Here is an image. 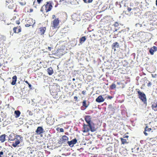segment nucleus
<instances>
[{
	"instance_id": "obj_5",
	"label": "nucleus",
	"mask_w": 157,
	"mask_h": 157,
	"mask_svg": "<svg viewBox=\"0 0 157 157\" xmlns=\"http://www.w3.org/2000/svg\"><path fill=\"white\" fill-rule=\"evenodd\" d=\"M157 51V47L154 46L152 48L149 49V52L150 53L151 55H153L154 54V52Z\"/></svg>"
},
{
	"instance_id": "obj_13",
	"label": "nucleus",
	"mask_w": 157,
	"mask_h": 157,
	"mask_svg": "<svg viewBox=\"0 0 157 157\" xmlns=\"http://www.w3.org/2000/svg\"><path fill=\"white\" fill-rule=\"evenodd\" d=\"M17 79V76L16 75H14L12 78V81L11 83L12 85H14L15 84Z\"/></svg>"
},
{
	"instance_id": "obj_27",
	"label": "nucleus",
	"mask_w": 157,
	"mask_h": 157,
	"mask_svg": "<svg viewBox=\"0 0 157 157\" xmlns=\"http://www.w3.org/2000/svg\"><path fill=\"white\" fill-rule=\"evenodd\" d=\"M116 5L117 6V5H119V8H121V5L120 4V3L117 2H116Z\"/></svg>"
},
{
	"instance_id": "obj_49",
	"label": "nucleus",
	"mask_w": 157,
	"mask_h": 157,
	"mask_svg": "<svg viewBox=\"0 0 157 157\" xmlns=\"http://www.w3.org/2000/svg\"><path fill=\"white\" fill-rule=\"evenodd\" d=\"M33 11V9H30V12H32Z\"/></svg>"
},
{
	"instance_id": "obj_52",
	"label": "nucleus",
	"mask_w": 157,
	"mask_h": 157,
	"mask_svg": "<svg viewBox=\"0 0 157 157\" xmlns=\"http://www.w3.org/2000/svg\"><path fill=\"white\" fill-rule=\"evenodd\" d=\"M117 29H116L114 31V32H115L116 31H117Z\"/></svg>"
},
{
	"instance_id": "obj_56",
	"label": "nucleus",
	"mask_w": 157,
	"mask_h": 157,
	"mask_svg": "<svg viewBox=\"0 0 157 157\" xmlns=\"http://www.w3.org/2000/svg\"><path fill=\"white\" fill-rule=\"evenodd\" d=\"M30 153H31V154H32V153H33V152H32H32H30Z\"/></svg>"
},
{
	"instance_id": "obj_50",
	"label": "nucleus",
	"mask_w": 157,
	"mask_h": 157,
	"mask_svg": "<svg viewBox=\"0 0 157 157\" xmlns=\"http://www.w3.org/2000/svg\"><path fill=\"white\" fill-rule=\"evenodd\" d=\"M75 78H73L72 79V80H73V81H75Z\"/></svg>"
},
{
	"instance_id": "obj_28",
	"label": "nucleus",
	"mask_w": 157,
	"mask_h": 157,
	"mask_svg": "<svg viewBox=\"0 0 157 157\" xmlns=\"http://www.w3.org/2000/svg\"><path fill=\"white\" fill-rule=\"evenodd\" d=\"M18 145L16 143H14L12 144V146L14 147H16Z\"/></svg>"
},
{
	"instance_id": "obj_46",
	"label": "nucleus",
	"mask_w": 157,
	"mask_h": 157,
	"mask_svg": "<svg viewBox=\"0 0 157 157\" xmlns=\"http://www.w3.org/2000/svg\"><path fill=\"white\" fill-rule=\"evenodd\" d=\"M48 49L49 50H50V51H51V47H48Z\"/></svg>"
},
{
	"instance_id": "obj_30",
	"label": "nucleus",
	"mask_w": 157,
	"mask_h": 157,
	"mask_svg": "<svg viewBox=\"0 0 157 157\" xmlns=\"http://www.w3.org/2000/svg\"><path fill=\"white\" fill-rule=\"evenodd\" d=\"M43 0H37V2L38 4H40L41 3V2Z\"/></svg>"
},
{
	"instance_id": "obj_41",
	"label": "nucleus",
	"mask_w": 157,
	"mask_h": 157,
	"mask_svg": "<svg viewBox=\"0 0 157 157\" xmlns=\"http://www.w3.org/2000/svg\"><path fill=\"white\" fill-rule=\"evenodd\" d=\"M30 26V25L29 24H27L25 25V26L26 27H29Z\"/></svg>"
},
{
	"instance_id": "obj_18",
	"label": "nucleus",
	"mask_w": 157,
	"mask_h": 157,
	"mask_svg": "<svg viewBox=\"0 0 157 157\" xmlns=\"http://www.w3.org/2000/svg\"><path fill=\"white\" fill-rule=\"evenodd\" d=\"M14 114L16 115L15 117L17 118L20 115L21 112L19 110H16L14 111Z\"/></svg>"
},
{
	"instance_id": "obj_10",
	"label": "nucleus",
	"mask_w": 157,
	"mask_h": 157,
	"mask_svg": "<svg viewBox=\"0 0 157 157\" xmlns=\"http://www.w3.org/2000/svg\"><path fill=\"white\" fill-rule=\"evenodd\" d=\"M96 101L101 102L104 101V99L101 95L99 96L96 99Z\"/></svg>"
},
{
	"instance_id": "obj_44",
	"label": "nucleus",
	"mask_w": 157,
	"mask_h": 157,
	"mask_svg": "<svg viewBox=\"0 0 157 157\" xmlns=\"http://www.w3.org/2000/svg\"><path fill=\"white\" fill-rule=\"evenodd\" d=\"M74 99L77 100L78 98L76 96H75V97H74Z\"/></svg>"
},
{
	"instance_id": "obj_14",
	"label": "nucleus",
	"mask_w": 157,
	"mask_h": 157,
	"mask_svg": "<svg viewBox=\"0 0 157 157\" xmlns=\"http://www.w3.org/2000/svg\"><path fill=\"white\" fill-rule=\"evenodd\" d=\"M6 135L5 134L2 135L0 136V140L1 142L3 143L5 140V137Z\"/></svg>"
},
{
	"instance_id": "obj_58",
	"label": "nucleus",
	"mask_w": 157,
	"mask_h": 157,
	"mask_svg": "<svg viewBox=\"0 0 157 157\" xmlns=\"http://www.w3.org/2000/svg\"><path fill=\"white\" fill-rule=\"evenodd\" d=\"M156 2H157V0H156Z\"/></svg>"
},
{
	"instance_id": "obj_31",
	"label": "nucleus",
	"mask_w": 157,
	"mask_h": 157,
	"mask_svg": "<svg viewBox=\"0 0 157 157\" xmlns=\"http://www.w3.org/2000/svg\"><path fill=\"white\" fill-rule=\"evenodd\" d=\"M3 152L2 151L0 152V157H1V155H3Z\"/></svg>"
},
{
	"instance_id": "obj_22",
	"label": "nucleus",
	"mask_w": 157,
	"mask_h": 157,
	"mask_svg": "<svg viewBox=\"0 0 157 157\" xmlns=\"http://www.w3.org/2000/svg\"><path fill=\"white\" fill-rule=\"evenodd\" d=\"M82 104H83V106H85L86 107V108L88 107V105H86V100H84L82 102Z\"/></svg>"
},
{
	"instance_id": "obj_16",
	"label": "nucleus",
	"mask_w": 157,
	"mask_h": 157,
	"mask_svg": "<svg viewBox=\"0 0 157 157\" xmlns=\"http://www.w3.org/2000/svg\"><path fill=\"white\" fill-rule=\"evenodd\" d=\"M17 29H18V28L17 27H14L13 28V31L14 33H18L21 32V28H19L18 29L17 31Z\"/></svg>"
},
{
	"instance_id": "obj_34",
	"label": "nucleus",
	"mask_w": 157,
	"mask_h": 157,
	"mask_svg": "<svg viewBox=\"0 0 157 157\" xmlns=\"http://www.w3.org/2000/svg\"><path fill=\"white\" fill-rule=\"evenodd\" d=\"M16 23L17 24H18V25H19L20 24V21H16Z\"/></svg>"
},
{
	"instance_id": "obj_35",
	"label": "nucleus",
	"mask_w": 157,
	"mask_h": 157,
	"mask_svg": "<svg viewBox=\"0 0 157 157\" xmlns=\"http://www.w3.org/2000/svg\"><path fill=\"white\" fill-rule=\"evenodd\" d=\"M60 131L61 132H64L63 129L62 128H61L60 129Z\"/></svg>"
},
{
	"instance_id": "obj_7",
	"label": "nucleus",
	"mask_w": 157,
	"mask_h": 157,
	"mask_svg": "<svg viewBox=\"0 0 157 157\" xmlns=\"http://www.w3.org/2000/svg\"><path fill=\"white\" fill-rule=\"evenodd\" d=\"M68 138L65 135L63 136L62 138L60 139V141L61 143H63L66 142L68 140Z\"/></svg>"
},
{
	"instance_id": "obj_6",
	"label": "nucleus",
	"mask_w": 157,
	"mask_h": 157,
	"mask_svg": "<svg viewBox=\"0 0 157 157\" xmlns=\"http://www.w3.org/2000/svg\"><path fill=\"white\" fill-rule=\"evenodd\" d=\"M44 131V129L41 127H38L37 129L36 130V132L37 134L40 135Z\"/></svg>"
},
{
	"instance_id": "obj_4",
	"label": "nucleus",
	"mask_w": 157,
	"mask_h": 157,
	"mask_svg": "<svg viewBox=\"0 0 157 157\" xmlns=\"http://www.w3.org/2000/svg\"><path fill=\"white\" fill-rule=\"evenodd\" d=\"M77 142V140L76 138H75L71 141H68L67 143L70 147H72L74 146V145Z\"/></svg>"
},
{
	"instance_id": "obj_2",
	"label": "nucleus",
	"mask_w": 157,
	"mask_h": 157,
	"mask_svg": "<svg viewBox=\"0 0 157 157\" xmlns=\"http://www.w3.org/2000/svg\"><path fill=\"white\" fill-rule=\"evenodd\" d=\"M138 94L139 95V98L140 99L144 104H147V99L145 94L143 92L140 91H138Z\"/></svg>"
},
{
	"instance_id": "obj_26",
	"label": "nucleus",
	"mask_w": 157,
	"mask_h": 157,
	"mask_svg": "<svg viewBox=\"0 0 157 157\" xmlns=\"http://www.w3.org/2000/svg\"><path fill=\"white\" fill-rule=\"evenodd\" d=\"M27 112L29 113V115L30 116H32L33 114V113L32 111L28 110L27 111Z\"/></svg>"
},
{
	"instance_id": "obj_19",
	"label": "nucleus",
	"mask_w": 157,
	"mask_h": 157,
	"mask_svg": "<svg viewBox=\"0 0 157 157\" xmlns=\"http://www.w3.org/2000/svg\"><path fill=\"white\" fill-rule=\"evenodd\" d=\"M121 140L122 142V144H128V142L127 141V140L122 138H121Z\"/></svg>"
},
{
	"instance_id": "obj_37",
	"label": "nucleus",
	"mask_w": 157,
	"mask_h": 157,
	"mask_svg": "<svg viewBox=\"0 0 157 157\" xmlns=\"http://www.w3.org/2000/svg\"><path fill=\"white\" fill-rule=\"evenodd\" d=\"M113 98V97L112 96H108V98L109 99H111Z\"/></svg>"
},
{
	"instance_id": "obj_42",
	"label": "nucleus",
	"mask_w": 157,
	"mask_h": 157,
	"mask_svg": "<svg viewBox=\"0 0 157 157\" xmlns=\"http://www.w3.org/2000/svg\"><path fill=\"white\" fill-rule=\"evenodd\" d=\"M4 22H5V23L7 25H10V24H11V23H7L6 22V21H4Z\"/></svg>"
},
{
	"instance_id": "obj_57",
	"label": "nucleus",
	"mask_w": 157,
	"mask_h": 157,
	"mask_svg": "<svg viewBox=\"0 0 157 157\" xmlns=\"http://www.w3.org/2000/svg\"><path fill=\"white\" fill-rule=\"evenodd\" d=\"M156 2V5H157V2Z\"/></svg>"
},
{
	"instance_id": "obj_3",
	"label": "nucleus",
	"mask_w": 157,
	"mask_h": 157,
	"mask_svg": "<svg viewBox=\"0 0 157 157\" xmlns=\"http://www.w3.org/2000/svg\"><path fill=\"white\" fill-rule=\"evenodd\" d=\"M52 2L51 1L47 2V4L45 6L46 12L50 11L52 9Z\"/></svg>"
},
{
	"instance_id": "obj_24",
	"label": "nucleus",
	"mask_w": 157,
	"mask_h": 157,
	"mask_svg": "<svg viewBox=\"0 0 157 157\" xmlns=\"http://www.w3.org/2000/svg\"><path fill=\"white\" fill-rule=\"evenodd\" d=\"M152 108L153 109L154 108H156L157 107V102L154 105H152L151 106Z\"/></svg>"
},
{
	"instance_id": "obj_59",
	"label": "nucleus",
	"mask_w": 157,
	"mask_h": 157,
	"mask_svg": "<svg viewBox=\"0 0 157 157\" xmlns=\"http://www.w3.org/2000/svg\"><path fill=\"white\" fill-rule=\"evenodd\" d=\"M41 11H42V9H41Z\"/></svg>"
},
{
	"instance_id": "obj_12",
	"label": "nucleus",
	"mask_w": 157,
	"mask_h": 157,
	"mask_svg": "<svg viewBox=\"0 0 157 157\" xmlns=\"http://www.w3.org/2000/svg\"><path fill=\"white\" fill-rule=\"evenodd\" d=\"M86 40V38L85 36H82L79 39V44H78L79 45L80 44H81L83 43Z\"/></svg>"
},
{
	"instance_id": "obj_48",
	"label": "nucleus",
	"mask_w": 157,
	"mask_h": 157,
	"mask_svg": "<svg viewBox=\"0 0 157 157\" xmlns=\"http://www.w3.org/2000/svg\"><path fill=\"white\" fill-rule=\"evenodd\" d=\"M25 82L27 83V84H29V83L28 82V81H25Z\"/></svg>"
},
{
	"instance_id": "obj_47",
	"label": "nucleus",
	"mask_w": 157,
	"mask_h": 157,
	"mask_svg": "<svg viewBox=\"0 0 157 157\" xmlns=\"http://www.w3.org/2000/svg\"><path fill=\"white\" fill-rule=\"evenodd\" d=\"M52 17H53V18L54 19V18H55L56 17H55L56 16L55 15H53L52 16Z\"/></svg>"
},
{
	"instance_id": "obj_43",
	"label": "nucleus",
	"mask_w": 157,
	"mask_h": 157,
	"mask_svg": "<svg viewBox=\"0 0 157 157\" xmlns=\"http://www.w3.org/2000/svg\"><path fill=\"white\" fill-rule=\"evenodd\" d=\"M124 138H128V136H124Z\"/></svg>"
},
{
	"instance_id": "obj_23",
	"label": "nucleus",
	"mask_w": 157,
	"mask_h": 157,
	"mask_svg": "<svg viewBox=\"0 0 157 157\" xmlns=\"http://www.w3.org/2000/svg\"><path fill=\"white\" fill-rule=\"evenodd\" d=\"M151 130V128H148V127L147 126H146L145 128V130L146 131H150Z\"/></svg>"
},
{
	"instance_id": "obj_39",
	"label": "nucleus",
	"mask_w": 157,
	"mask_h": 157,
	"mask_svg": "<svg viewBox=\"0 0 157 157\" xmlns=\"http://www.w3.org/2000/svg\"><path fill=\"white\" fill-rule=\"evenodd\" d=\"M151 85V82H149L147 84V86H150Z\"/></svg>"
},
{
	"instance_id": "obj_45",
	"label": "nucleus",
	"mask_w": 157,
	"mask_h": 157,
	"mask_svg": "<svg viewBox=\"0 0 157 157\" xmlns=\"http://www.w3.org/2000/svg\"><path fill=\"white\" fill-rule=\"evenodd\" d=\"M84 2L86 3H87V1L86 0H83Z\"/></svg>"
},
{
	"instance_id": "obj_25",
	"label": "nucleus",
	"mask_w": 157,
	"mask_h": 157,
	"mask_svg": "<svg viewBox=\"0 0 157 157\" xmlns=\"http://www.w3.org/2000/svg\"><path fill=\"white\" fill-rule=\"evenodd\" d=\"M116 87V85L115 84L113 83L112 84V85L111 86V88L112 89H114Z\"/></svg>"
},
{
	"instance_id": "obj_15",
	"label": "nucleus",
	"mask_w": 157,
	"mask_h": 157,
	"mask_svg": "<svg viewBox=\"0 0 157 157\" xmlns=\"http://www.w3.org/2000/svg\"><path fill=\"white\" fill-rule=\"evenodd\" d=\"M47 71L49 75H52L53 73V71L51 67L48 68L47 69Z\"/></svg>"
},
{
	"instance_id": "obj_55",
	"label": "nucleus",
	"mask_w": 157,
	"mask_h": 157,
	"mask_svg": "<svg viewBox=\"0 0 157 157\" xmlns=\"http://www.w3.org/2000/svg\"><path fill=\"white\" fill-rule=\"evenodd\" d=\"M35 2V1H34V2H33V5H34Z\"/></svg>"
},
{
	"instance_id": "obj_9",
	"label": "nucleus",
	"mask_w": 157,
	"mask_h": 157,
	"mask_svg": "<svg viewBox=\"0 0 157 157\" xmlns=\"http://www.w3.org/2000/svg\"><path fill=\"white\" fill-rule=\"evenodd\" d=\"M119 44L117 42H115L113 43L112 45V49H114V51L116 50L115 48H118L119 47Z\"/></svg>"
},
{
	"instance_id": "obj_8",
	"label": "nucleus",
	"mask_w": 157,
	"mask_h": 157,
	"mask_svg": "<svg viewBox=\"0 0 157 157\" xmlns=\"http://www.w3.org/2000/svg\"><path fill=\"white\" fill-rule=\"evenodd\" d=\"M15 139H16L15 141V143L17 145L19 144L20 143V140H21L22 137L20 136L17 135L16 136Z\"/></svg>"
},
{
	"instance_id": "obj_11",
	"label": "nucleus",
	"mask_w": 157,
	"mask_h": 157,
	"mask_svg": "<svg viewBox=\"0 0 157 157\" xmlns=\"http://www.w3.org/2000/svg\"><path fill=\"white\" fill-rule=\"evenodd\" d=\"M59 24V20L58 19H55L53 21V27H56Z\"/></svg>"
},
{
	"instance_id": "obj_32",
	"label": "nucleus",
	"mask_w": 157,
	"mask_h": 157,
	"mask_svg": "<svg viewBox=\"0 0 157 157\" xmlns=\"http://www.w3.org/2000/svg\"><path fill=\"white\" fill-rule=\"evenodd\" d=\"M93 1V0H88L87 1V3H90L92 2Z\"/></svg>"
},
{
	"instance_id": "obj_17",
	"label": "nucleus",
	"mask_w": 157,
	"mask_h": 157,
	"mask_svg": "<svg viewBox=\"0 0 157 157\" xmlns=\"http://www.w3.org/2000/svg\"><path fill=\"white\" fill-rule=\"evenodd\" d=\"M40 33L41 34H44L46 29L45 27H42L40 29Z\"/></svg>"
},
{
	"instance_id": "obj_60",
	"label": "nucleus",
	"mask_w": 157,
	"mask_h": 157,
	"mask_svg": "<svg viewBox=\"0 0 157 157\" xmlns=\"http://www.w3.org/2000/svg\"><path fill=\"white\" fill-rule=\"evenodd\" d=\"M123 31V30H121V31Z\"/></svg>"
},
{
	"instance_id": "obj_54",
	"label": "nucleus",
	"mask_w": 157,
	"mask_h": 157,
	"mask_svg": "<svg viewBox=\"0 0 157 157\" xmlns=\"http://www.w3.org/2000/svg\"><path fill=\"white\" fill-rule=\"evenodd\" d=\"M84 91H82V94H84Z\"/></svg>"
},
{
	"instance_id": "obj_29",
	"label": "nucleus",
	"mask_w": 157,
	"mask_h": 157,
	"mask_svg": "<svg viewBox=\"0 0 157 157\" xmlns=\"http://www.w3.org/2000/svg\"><path fill=\"white\" fill-rule=\"evenodd\" d=\"M114 25L115 26L117 27L118 26V24L117 23V22H116L115 23Z\"/></svg>"
},
{
	"instance_id": "obj_36",
	"label": "nucleus",
	"mask_w": 157,
	"mask_h": 157,
	"mask_svg": "<svg viewBox=\"0 0 157 157\" xmlns=\"http://www.w3.org/2000/svg\"><path fill=\"white\" fill-rule=\"evenodd\" d=\"M139 25L140 26V27H141L142 25L141 24H136V26H138Z\"/></svg>"
},
{
	"instance_id": "obj_1",
	"label": "nucleus",
	"mask_w": 157,
	"mask_h": 157,
	"mask_svg": "<svg viewBox=\"0 0 157 157\" xmlns=\"http://www.w3.org/2000/svg\"><path fill=\"white\" fill-rule=\"evenodd\" d=\"M85 120L87 124H83L82 128L83 132H89L90 131L92 132L96 131L97 128L95 127L94 124L91 121L90 116H86L85 117Z\"/></svg>"
},
{
	"instance_id": "obj_51",
	"label": "nucleus",
	"mask_w": 157,
	"mask_h": 157,
	"mask_svg": "<svg viewBox=\"0 0 157 157\" xmlns=\"http://www.w3.org/2000/svg\"><path fill=\"white\" fill-rule=\"evenodd\" d=\"M112 106L111 105H109V107H111V108H112Z\"/></svg>"
},
{
	"instance_id": "obj_38",
	"label": "nucleus",
	"mask_w": 157,
	"mask_h": 157,
	"mask_svg": "<svg viewBox=\"0 0 157 157\" xmlns=\"http://www.w3.org/2000/svg\"><path fill=\"white\" fill-rule=\"evenodd\" d=\"M132 10V9L130 8H128V12H130Z\"/></svg>"
},
{
	"instance_id": "obj_33",
	"label": "nucleus",
	"mask_w": 157,
	"mask_h": 157,
	"mask_svg": "<svg viewBox=\"0 0 157 157\" xmlns=\"http://www.w3.org/2000/svg\"><path fill=\"white\" fill-rule=\"evenodd\" d=\"M146 132V131H145V130L144 132V134H145V136H147V133Z\"/></svg>"
},
{
	"instance_id": "obj_20",
	"label": "nucleus",
	"mask_w": 157,
	"mask_h": 157,
	"mask_svg": "<svg viewBox=\"0 0 157 157\" xmlns=\"http://www.w3.org/2000/svg\"><path fill=\"white\" fill-rule=\"evenodd\" d=\"M13 3V0H6V5L8 6V4Z\"/></svg>"
},
{
	"instance_id": "obj_21",
	"label": "nucleus",
	"mask_w": 157,
	"mask_h": 157,
	"mask_svg": "<svg viewBox=\"0 0 157 157\" xmlns=\"http://www.w3.org/2000/svg\"><path fill=\"white\" fill-rule=\"evenodd\" d=\"M8 7L10 9H12L13 7V3L8 4Z\"/></svg>"
},
{
	"instance_id": "obj_53",
	"label": "nucleus",
	"mask_w": 157,
	"mask_h": 157,
	"mask_svg": "<svg viewBox=\"0 0 157 157\" xmlns=\"http://www.w3.org/2000/svg\"><path fill=\"white\" fill-rule=\"evenodd\" d=\"M64 0H60L59 2H61L62 1H63Z\"/></svg>"
},
{
	"instance_id": "obj_40",
	"label": "nucleus",
	"mask_w": 157,
	"mask_h": 157,
	"mask_svg": "<svg viewBox=\"0 0 157 157\" xmlns=\"http://www.w3.org/2000/svg\"><path fill=\"white\" fill-rule=\"evenodd\" d=\"M28 85H29V87L30 88V89H31V87L32 86L31 85L30 83Z\"/></svg>"
}]
</instances>
